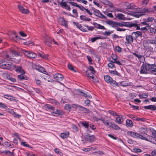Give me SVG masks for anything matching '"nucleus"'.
I'll return each instance as SVG.
<instances>
[{
    "label": "nucleus",
    "instance_id": "nucleus-1",
    "mask_svg": "<svg viewBox=\"0 0 156 156\" xmlns=\"http://www.w3.org/2000/svg\"><path fill=\"white\" fill-rule=\"evenodd\" d=\"M106 23L108 24L111 26L112 27H118V26L121 27H126L131 28L135 26V24H133L131 22H125L124 21H120L119 22L109 20H108L106 21Z\"/></svg>",
    "mask_w": 156,
    "mask_h": 156
},
{
    "label": "nucleus",
    "instance_id": "nucleus-2",
    "mask_svg": "<svg viewBox=\"0 0 156 156\" xmlns=\"http://www.w3.org/2000/svg\"><path fill=\"white\" fill-rule=\"evenodd\" d=\"M127 133L128 134L133 138H140L147 141H149V140H148L146 136H144L143 135H141L136 132L129 131L127 132Z\"/></svg>",
    "mask_w": 156,
    "mask_h": 156
},
{
    "label": "nucleus",
    "instance_id": "nucleus-3",
    "mask_svg": "<svg viewBox=\"0 0 156 156\" xmlns=\"http://www.w3.org/2000/svg\"><path fill=\"white\" fill-rule=\"evenodd\" d=\"M110 58H111L112 61H113V62H115V63L119 66H122L123 64L126 62L125 60L119 59L117 55L113 53L111 55Z\"/></svg>",
    "mask_w": 156,
    "mask_h": 156
},
{
    "label": "nucleus",
    "instance_id": "nucleus-4",
    "mask_svg": "<svg viewBox=\"0 0 156 156\" xmlns=\"http://www.w3.org/2000/svg\"><path fill=\"white\" fill-rule=\"evenodd\" d=\"M0 68L11 70L13 69L12 63L11 62L8 63L4 60L0 62Z\"/></svg>",
    "mask_w": 156,
    "mask_h": 156
},
{
    "label": "nucleus",
    "instance_id": "nucleus-5",
    "mask_svg": "<svg viewBox=\"0 0 156 156\" xmlns=\"http://www.w3.org/2000/svg\"><path fill=\"white\" fill-rule=\"evenodd\" d=\"M21 50L23 53L29 58H34L37 57V55L36 53L32 51H26L22 49H21Z\"/></svg>",
    "mask_w": 156,
    "mask_h": 156
},
{
    "label": "nucleus",
    "instance_id": "nucleus-6",
    "mask_svg": "<svg viewBox=\"0 0 156 156\" xmlns=\"http://www.w3.org/2000/svg\"><path fill=\"white\" fill-rule=\"evenodd\" d=\"M51 114L53 116L58 117L63 115L64 112L62 110L57 109L55 111L51 112Z\"/></svg>",
    "mask_w": 156,
    "mask_h": 156
},
{
    "label": "nucleus",
    "instance_id": "nucleus-7",
    "mask_svg": "<svg viewBox=\"0 0 156 156\" xmlns=\"http://www.w3.org/2000/svg\"><path fill=\"white\" fill-rule=\"evenodd\" d=\"M53 78L55 80L58 82L61 83L60 81L63 80V76L60 73L55 74L54 75ZM61 84L62 83H61Z\"/></svg>",
    "mask_w": 156,
    "mask_h": 156
},
{
    "label": "nucleus",
    "instance_id": "nucleus-8",
    "mask_svg": "<svg viewBox=\"0 0 156 156\" xmlns=\"http://www.w3.org/2000/svg\"><path fill=\"white\" fill-rule=\"evenodd\" d=\"M93 13L94 15L101 19H106L107 17L103 15L98 10L95 9V10L94 12Z\"/></svg>",
    "mask_w": 156,
    "mask_h": 156
},
{
    "label": "nucleus",
    "instance_id": "nucleus-9",
    "mask_svg": "<svg viewBox=\"0 0 156 156\" xmlns=\"http://www.w3.org/2000/svg\"><path fill=\"white\" fill-rule=\"evenodd\" d=\"M67 2H64L63 0H62L60 3L61 6L62 8H64L66 10L70 11L71 10V8L70 6L68 5L67 4Z\"/></svg>",
    "mask_w": 156,
    "mask_h": 156
},
{
    "label": "nucleus",
    "instance_id": "nucleus-10",
    "mask_svg": "<svg viewBox=\"0 0 156 156\" xmlns=\"http://www.w3.org/2000/svg\"><path fill=\"white\" fill-rule=\"evenodd\" d=\"M13 67L15 68V71L16 72H19L20 73H21L22 74H25V72L21 66L16 65H12V67Z\"/></svg>",
    "mask_w": 156,
    "mask_h": 156
},
{
    "label": "nucleus",
    "instance_id": "nucleus-11",
    "mask_svg": "<svg viewBox=\"0 0 156 156\" xmlns=\"http://www.w3.org/2000/svg\"><path fill=\"white\" fill-rule=\"evenodd\" d=\"M78 110L80 113H89L90 112V111L89 109L87 108L80 105L78 108Z\"/></svg>",
    "mask_w": 156,
    "mask_h": 156
},
{
    "label": "nucleus",
    "instance_id": "nucleus-12",
    "mask_svg": "<svg viewBox=\"0 0 156 156\" xmlns=\"http://www.w3.org/2000/svg\"><path fill=\"white\" fill-rule=\"evenodd\" d=\"M139 131L140 133V134L143 135L144 136H145V135H146L147 137V136H149V138L150 137H151V136H149L146 134L147 132V130L146 127H141Z\"/></svg>",
    "mask_w": 156,
    "mask_h": 156
},
{
    "label": "nucleus",
    "instance_id": "nucleus-13",
    "mask_svg": "<svg viewBox=\"0 0 156 156\" xmlns=\"http://www.w3.org/2000/svg\"><path fill=\"white\" fill-rule=\"evenodd\" d=\"M18 7L20 11L23 13L27 14L30 12L27 9H25L22 5H19Z\"/></svg>",
    "mask_w": 156,
    "mask_h": 156
},
{
    "label": "nucleus",
    "instance_id": "nucleus-14",
    "mask_svg": "<svg viewBox=\"0 0 156 156\" xmlns=\"http://www.w3.org/2000/svg\"><path fill=\"white\" fill-rule=\"evenodd\" d=\"M132 34L134 39L135 40H136L139 36H140L141 37H142V33L140 31L134 32L132 33Z\"/></svg>",
    "mask_w": 156,
    "mask_h": 156
},
{
    "label": "nucleus",
    "instance_id": "nucleus-15",
    "mask_svg": "<svg viewBox=\"0 0 156 156\" xmlns=\"http://www.w3.org/2000/svg\"><path fill=\"white\" fill-rule=\"evenodd\" d=\"M126 39L127 41V43L128 44H130L133 42L134 39L132 36L130 35H127L126 34Z\"/></svg>",
    "mask_w": 156,
    "mask_h": 156
},
{
    "label": "nucleus",
    "instance_id": "nucleus-16",
    "mask_svg": "<svg viewBox=\"0 0 156 156\" xmlns=\"http://www.w3.org/2000/svg\"><path fill=\"white\" fill-rule=\"evenodd\" d=\"M115 119V122H116L118 124H121L122 122H123V115H118Z\"/></svg>",
    "mask_w": 156,
    "mask_h": 156
},
{
    "label": "nucleus",
    "instance_id": "nucleus-17",
    "mask_svg": "<svg viewBox=\"0 0 156 156\" xmlns=\"http://www.w3.org/2000/svg\"><path fill=\"white\" fill-rule=\"evenodd\" d=\"M110 123L109 126L115 130H119L121 129L118 125L114 123H112V122H110Z\"/></svg>",
    "mask_w": 156,
    "mask_h": 156
},
{
    "label": "nucleus",
    "instance_id": "nucleus-18",
    "mask_svg": "<svg viewBox=\"0 0 156 156\" xmlns=\"http://www.w3.org/2000/svg\"><path fill=\"white\" fill-rule=\"evenodd\" d=\"M140 73V74L147 73V72L146 71V65L144 63L142 64L141 67Z\"/></svg>",
    "mask_w": 156,
    "mask_h": 156
},
{
    "label": "nucleus",
    "instance_id": "nucleus-19",
    "mask_svg": "<svg viewBox=\"0 0 156 156\" xmlns=\"http://www.w3.org/2000/svg\"><path fill=\"white\" fill-rule=\"evenodd\" d=\"M4 97L11 101H16V98L9 94H5L4 96Z\"/></svg>",
    "mask_w": 156,
    "mask_h": 156
},
{
    "label": "nucleus",
    "instance_id": "nucleus-20",
    "mask_svg": "<svg viewBox=\"0 0 156 156\" xmlns=\"http://www.w3.org/2000/svg\"><path fill=\"white\" fill-rule=\"evenodd\" d=\"M144 108L145 109L151 110L152 111L156 110V106L154 105H150L148 106H144Z\"/></svg>",
    "mask_w": 156,
    "mask_h": 156
},
{
    "label": "nucleus",
    "instance_id": "nucleus-21",
    "mask_svg": "<svg viewBox=\"0 0 156 156\" xmlns=\"http://www.w3.org/2000/svg\"><path fill=\"white\" fill-rule=\"evenodd\" d=\"M104 79L105 81L107 83H110L113 80V78L109 75L105 76Z\"/></svg>",
    "mask_w": 156,
    "mask_h": 156
},
{
    "label": "nucleus",
    "instance_id": "nucleus-22",
    "mask_svg": "<svg viewBox=\"0 0 156 156\" xmlns=\"http://www.w3.org/2000/svg\"><path fill=\"white\" fill-rule=\"evenodd\" d=\"M0 154H4L5 155H11V156H13L14 155V154L13 152H10V151L7 150H6L5 151H0Z\"/></svg>",
    "mask_w": 156,
    "mask_h": 156
},
{
    "label": "nucleus",
    "instance_id": "nucleus-23",
    "mask_svg": "<svg viewBox=\"0 0 156 156\" xmlns=\"http://www.w3.org/2000/svg\"><path fill=\"white\" fill-rule=\"evenodd\" d=\"M108 61L110 62L108 64V66L109 68L112 69L115 68V65H114V63H115V62H113L112 61L111 58H109Z\"/></svg>",
    "mask_w": 156,
    "mask_h": 156
},
{
    "label": "nucleus",
    "instance_id": "nucleus-24",
    "mask_svg": "<svg viewBox=\"0 0 156 156\" xmlns=\"http://www.w3.org/2000/svg\"><path fill=\"white\" fill-rule=\"evenodd\" d=\"M11 54L13 56H18L20 55V53L18 51H16L13 49H11L10 51Z\"/></svg>",
    "mask_w": 156,
    "mask_h": 156
},
{
    "label": "nucleus",
    "instance_id": "nucleus-25",
    "mask_svg": "<svg viewBox=\"0 0 156 156\" xmlns=\"http://www.w3.org/2000/svg\"><path fill=\"white\" fill-rule=\"evenodd\" d=\"M106 38L105 37H103L102 36H99L91 38V42H94L98 39H104Z\"/></svg>",
    "mask_w": 156,
    "mask_h": 156
},
{
    "label": "nucleus",
    "instance_id": "nucleus-26",
    "mask_svg": "<svg viewBox=\"0 0 156 156\" xmlns=\"http://www.w3.org/2000/svg\"><path fill=\"white\" fill-rule=\"evenodd\" d=\"M110 84L113 87H120V84H119V83L117 82L116 81L114 80L113 79L111 82Z\"/></svg>",
    "mask_w": 156,
    "mask_h": 156
},
{
    "label": "nucleus",
    "instance_id": "nucleus-27",
    "mask_svg": "<svg viewBox=\"0 0 156 156\" xmlns=\"http://www.w3.org/2000/svg\"><path fill=\"white\" fill-rule=\"evenodd\" d=\"M80 19L81 20L85 21H89L91 20L90 18L87 17L86 16L83 15H81L80 16Z\"/></svg>",
    "mask_w": 156,
    "mask_h": 156
},
{
    "label": "nucleus",
    "instance_id": "nucleus-28",
    "mask_svg": "<svg viewBox=\"0 0 156 156\" xmlns=\"http://www.w3.org/2000/svg\"><path fill=\"white\" fill-rule=\"evenodd\" d=\"M44 107L47 110H50L53 111L55 110V107H53L51 105L48 104H46L44 106Z\"/></svg>",
    "mask_w": 156,
    "mask_h": 156
},
{
    "label": "nucleus",
    "instance_id": "nucleus-29",
    "mask_svg": "<svg viewBox=\"0 0 156 156\" xmlns=\"http://www.w3.org/2000/svg\"><path fill=\"white\" fill-rule=\"evenodd\" d=\"M116 17L119 20H126L125 15L122 13H118Z\"/></svg>",
    "mask_w": 156,
    "mask_h": 156
},
{
    "label": "nucleus",
    "instance_id": "nucleus-30",
    "mask_svg": "<svg viewBox=\"0 0 156 156\" xmlns=\"http://www.w3.org/2000/svg\"><path fill=\"white\" fill-rule=\"evenodd\" d=\"M133 123L130 120L127 119L126 121V125L127 127H132L133 126Z\"/></svg>",
    "mask_w": 156,
    "mask_h": 156
},
{
    "label": "nucleus",
    "instance_id": "nucleus-31",
    "mask_svg": "<svg viewBox=\"0 0 156 156\" xmlns=\"http://www.w3.org/2000/svg\"><path fill=\"white\" fill-rule=\"evenodd\" d=\"M69 132L68 131H66L65 133H61L60 136L63 139L67 138L69 135Z\"/></svg>",
    "mask_w": 156,
    "mask_h": 156
},
{
    "label": "nucleus",
    "instance_id": "nucleus-32",
    "mask_svg": "<svg viewBox=\"0 0 156 156\" xmlns=\"http://www.w3.org/2000/svg\"><path fill=\"white\" fill-rule=\"evenodd\" d=\"M119 83L120 84V86L125 87L131 85V83H127L125 81L120 82Z\"/></svg>",
    "mask_w": 156,
    "mask_h": 156
},
{
    "label": "nucleus",
    "instance_id": "nucleus-33",
    "mask_svg": "<svg viewBox=\"0 0 156 156\" xmlns=\"http://www.w3.org/2000/svg\"><path fill=\"white\" fill-rule=\"evenodd\" d=\"M109 72L111 74L114 75H117L119 76H121V75L115 69L114 70H109Z\"/></svg>",
    "mask_w": 156,
    "mask_h": 156
},
{
    "label": "nucleus",
    "instance_id": "nucleus-34",
    "mask_svg": "<svg viewBox=\"0 0 156 156\" xmlns=\"http://www.w3.org/2000/svg\"><path fill=\"white\" fill-rule=\"evenodd\" d=\"M133 54L136 57H137L138 58L139 60H140L141 59H144V56L141 55H138L137 54L136 52H133Z\"/></svg>",
    "mask_w": 156,
    "mask_h": 156
},
{
    "label": "nucleus",
    "instance_id": "nucleus-35",
    "mask_svg": "<svg viewBox=\"0 0 156 156\" xmlns=\"http://www.w3.org/2000/svg\"><path fill=\"white\" fill-rule=\"evenodd\" d=\"M48 101L50 103L52 104H54L56 105H58L59 104V103L56 100L51 98H49L48 99Z\"/></svg>",
    "mask_w": 156,
    "mask_h": 156
},
{
    "label": "nucleus",
    "instance_id": "nucleus-36",
    "mask_svg": "<svg viewBox=\"0 0 156 156\" xmlns=\"http://www.w3.org/2000/svg\"><path fill=\"white\" fill-rule=\"evenodd\" d=\"M87 73H89L90 72L95 73V71L94 70L93 67L92 66H90L89 69L87 70Z\"/></svg>",
    "mask_w": 156,
    "mask_h": 156
},
{
    "label": "nucleus",
    "instance_id": "nucleus-37",
    "mask_svg": "<svg viewBox=\"0 0 156 156\" xmlns=\"http://www.w3.org/2000/svg\"><path fill=\"white\" fill-rule=\"evenodd\" d=\"M61 19H62V25L64 26L65 27L68 28V25L67 24V22L65 20V19L63 18H61Z\"/></svg>",
    "mask_w": 156,
    "mask_h": 156
},
{
    "label": "nucleus",
    "instance_id": "nucleus-38",
    "mask_svg": "<svg viewBox=\"0 0 156 156\" xmlns=\"http://www.w3.org/2000/svg\"><path fill=\"white\" fill-rule=\"evenodd\" d=\"M95 138V136L94 135H90L87 138V140H89L90 142H92L94 140V139Z\"/></svg>",
    "mask_w": 156,
    "mask_h": 156
},
{
    "label": "nucleus",
    "instance_id": "nucleus-39",
    "mask_svg": "<svg viewBox=\"0 0 156 156\" xmlns=\"http://www.w3.org/2000/svg\"><path fill=\"white\" fill-rule=\"evenodd\" d=\"M82 126H84L85 128H87V129H88L90 126V124H89L88 122L84 121L82 122Z\"/></svg>",
    "mask_w": 156,
    "mask_h": 156
},
{
    "label": "nucleus",
    "instance_id": "nucleus-40",
    "mask_svg": "<svg viewBox=\"0 0 156 156\" xmlns=\"http://www.w3.org/2000/svg\"><path fill=\"white\" fill-rule=\"evenodd\" d=\"M44 79L45 80H46L48 82H51V83H53L55 81L54 80H53L51 78L49 77L48 76H44Z\"/></svg>",
    "mask_w": 156,
    "mask_h": 156
},
{
    "label": "nucleus",
    "instance_id": "nucleus-41",
    "mask_svg": "<svg viewBox=\"0 0 156 156\" xmlns=\"http://www.w3.org/2000/svg\"><path fill=\"white\" fill-rule=\"evenodd\" d=\"M2 76L4 79L8 80L10 76V75L9 73H3Z\"/></svg>",
    "mask_w": 156,
    "mask_h": 156
},
{
    "label": "nucleus",
    "instance_id": "nucleus-42",
    "mask_svg": "<svg viewBox=\"0 0 156 156\" xmlns=\"http://www.w3.org/2000/svg\"><path fill=\"white\" fill-rule=\"evenodd\" d=\"M23 44L24 45H26L28 46H29L31 44V45H34V43L32 41H27L23 42Z\"/></svg>",
    "mask_w": 156,
    "mask_h": 156
},
{
    "label": "nucleus",
    "instance_id": "nucleus-43",
    "mask_svg": "<svg viewBox=\"0 0 156 156\" xmlns=\"http://www.w3.org/2000/svg\"><path fill=\"white\" fill-rule=\"evenodd\" d=\"M132 151L136 153H140L142 152V151L141 149L138 148H133L132 149Z\"/></svg>",
    "mask_w": 156,
    "mask_h": 156
},
{
    "label": "nucleus",
    "instance_id": "nucleus-44",
    "mask_svg": "<svg viewBox=\"0 0 156 156\" xmlns=\"http://www.w3.org/2000/svg\"><path fill=\"white\" fill-rule=\"evenodd\" d=\"M5 144L7 146L10 148H13L14 147V145L10 142L5 141L4 142Z\"/></svg>",
    "mask_w": 156,
    "mask_h": 156
},
{
    "label": "nucleus",
    "instance_id": "nucleus-45",
    "mask_svg": "<svg viewBox=\"0 0 156 156\" xmlns=\"http://www.w3.org/2000/svg\"><path fill=\"white\" fill-rule=\"evenodd\" d=\"M44 43L48 47L51 46V44L52 43V41L51 39H49L48 40H46Z\"/></svg>",
    "mask_w": 156,
    "mask_h": 156
},
{
    "label": "nucleus",
    "instance_id": "nucleus-46",
    "mask_svg": "<svg viewBox=\"0 0 156 156\" xmlns=\"http://www.w3.org/2000/svg\"><path fill=\"white\" fill-rule=\"evenodd\" d=\"M90 78H91L93 79V82L94 83H97L99 82V80L97 77H94V76H90Z\"/></svg>",
    "mask_w": 156,
    "mask_h": 156
},
{
    "label": "nucleus",
    "instance_id": "nucleus-47",
    "mask_svg": "<svg viewBox=\"0 0 156 156\" xmlns=\"http://www.w3.org/2000/svg\"><path fill=\"white\" fill-rule=\"evenodd\" d=\"M148 30H149L150 32L152 34H155L156 32V29L154 28L151 27H149Z\"/></svg>",
    "mask_w": 156,
    "mask_h": 156
},
{
    "label": "nucleus",
    "instance_id": "nucleus-48",
    "mask_svg": "<svg viewBox=\"0 0 156 156\" xmlns=\"http://www.w3.org/2000/svg\"><path fill=\"white\" fill-rule=\"evenodd\" d=\"M21 144L23 146L26 147H29V148H32V147L31 146H30V145L28 144H27L26 142H23V140L22 141L21 143Z\"/></svg>",
    "mask_w": 156,
    "mask_h": 156
},
{
    "label": "nucleus",
    "instance_id": "nucleus-49",
    "mask_svg": "<svg viewBox=\"0 0 156 156\" xmlns=\"http://www.w3.org/2000/svg\"><path fill=\"white\" fill-rule=\"evenodd\" d=\"M71 108V105L69 104H66L65 105V108L66 110H70Z\"/></svg>",
    "mask_w": 156,
    "mask_h": 156
},
{
    "label": "nucleus",
    "instance_id": "nucleus-50",
    "mask_svg": "<svg viewBox=\"0 0 156 156\" xmlns=\"http://www.w3.org/2000/svg\"><path fill=\"white\" fill-rule=\"evenodd\" d=\"M83 25L85 27H87L89 31H92L94 29V27L93 26H89L87 25L86 24Z\"/></svg>",
    "mask_w": 156,
    "mask_h": 156
},
{
    "label": "nucleus",
    "instance_id": "nucleus-51",
    "mask_svg": "<svg viewBox=\"0 0 156 156\" xmlns=\"http://www.w3.org/2000/svg\"><path fill=\"white\" fill-rule=\"evenodd\" d=\"M139 96L141 99L142 98H146L147 97L148 95L146 93H143L141 94H139Z\"/></svg>",
    "mask_w": 156,
    "mask_h": 156
},
{
    "label": "nucleus",
    "instance_id": "nucleus-52",
    "mask_svg": "<svg viewBox=\"0 0 156 156\" xmlns=\"http://www.w3.org/2000/svg\"><path fill=\"white\" fill-rule=\"evenodd\" d=\"M68 67L69 69L71 71H74L75 72H76V71L74 69L73 66L71 64H68Z\"/></svg>",
    "mask_w": 156,
    "mask_h": 156
},
{
    "label": "nucleus",
    "instance_id": "nucleus-53",
    "mask_svg": "<svg viewBox=\"0 0 156 156\" xmlns=\"http://www.w3.org/2000/svg\"><path fill=\"white\" fill-rule=\"evenodd\" d=\"M129 116L133 120L136 121L137 117L132 114L129 115Z\"/></svg>",
    "mask_w": 156,
    "mask_h": 156
},
{
    "label": "nucleus",
    "instance_id": "nucleus-54",
    "mask_svg": "<svg viewBox=\"0 0 156 156\" xmlns=\"http://www.w3.org/2000/svg\"><path fill=\"white\" fill-rule=\"evenodd\" d=\"M151 73L154 75H156V68L151 67L150 68Z\"/></svg>",
    "mask_w": 156,
    "mask_h": 156
},
{
    "label": "nucleus",
    "instance_id": "nucleus-55",
    "mask_svg": "<svg viewBox=\"0 0 156 156\" xmlns=\"http://www.w3.org/2000/svg\"><path fill=\"white\" fill-rule=\"evenodd\" d=\"M108 112L111 114L113 116H118L117 113L115 112L112 110H109L108 111Z\"/></svg>",
    "mask_w": 156,
    "mask_h": 156
},
{
    "label": "nucleus",
    "instance_id": "nucleus-56",
    "mask_svg": "<svg viewBox=\"0 0 156 156\" xmlns=\"http://www.w3.org/2000/svg\"><path fill=\"white\" fill-rule=\"evenodd\" d=\"M7 107V106L4 103L0 102V108H6Z\"/></svg>",
    "mask_w": 156,
    "mask_h": 156
},
{
    "label": "nucleus",
    "instance_id": "nucleus-57",
    "mask_svg": "<svg viewBox=\"0 0 156 156\" xmlns=\"http://www.w3.org/2000/svg\"><path fill=\"white\" fill-rule=\"evenodd\" d=\"M72 128L75 132L78 131V128L75 125L73 124L72 125Z\"/></svg>",
    "mask_w": 156,
    "mask_h": 156
},
{
    "label": "nucleus",
    "instance_id": "nucleus-58",
    "mask_svg": "<svg viewBox=\"0 0 156 156\" xmlns=\"http://www.w3.org/2000/svg\"><path fill=\"white\" fill-rule=\"evenodd\" d=\"M136 121H140L141 122H145L146 121V119L144 118H141L137 117Z\"/></svg>",
    "mask_w": 156,
    "mask_h": 156
},
{
    "label": "nucleus",
    "instance_id": "nucleus-59",
    "mask_svg": "<svg viewBox=\"0 0 156 156\" xmlns=\"http://www.w3.org/2000/svg\"><path fill=\"white\" fill-rule=\"evenodd\" d=\"M38 71L44 74H45L44 72H46V71L45 70V69L41 66H40L39 70Z\"/></svg>",
    "mask_w": 156,
    "mask_h": 156
},
{
    "label": "nucleus",
    "instance_id": "nucleus-60",
    "mask_svg": "<svg viewBox=\"0 0 156 156\" xmlns=\"http://www.w3.org/2000/svg\"><path fill=\"white\" fill-rule=\"evenodd\" d=\"M6 111L8 112L9 113L12 114V115H13V114L15 112L12 109L9 108H6Z\"/></svg>",
    "mask_w": 156,
    "mask_h": 156
},
{
    "label": "nucleus",
    "instance_id": "nucleus-61",
    "mask_svg": "<svg viewBox=\"0 0 156 156\" xmlns=\"http://www.w3.org/2000/svg\"><path fill=\"white\" fill-rule=\"evenodd\" d=\"M67 2L68 3H70L72 5L76 6V7H78V6H79L77 4V3H75L74 2Z\"/></svg>",
    "mask_w": 156,
    "mask_h": 156
},
{
    "label": "nucleus",
    "instance_id": "nucleus-62",
    "mask_svg": "<svg viewBox=\"0 0 156 156\" xmlns=\"http://www.w3.org/2000/svg\"><path fill=\"white\" fill-rule=\"evenodd\" d=\"M23 74H20L18 75L17 77L18 79L20 80H23L24 76L22 75Z\"/></svg>",
    "mask_w": 156,
    "mask_h": 156
},
{
    "label": "nucleus",
    "instance_id": "nucleus-63",
    "mask_svg": "<svg viewBox=\"0 0 156 156\" xmlns=\"http://www.w3.org/2000/svg\"><path fill=\"white\" fill-rule=\"evenodd\" d=\"M79 105L78 104H73L71 106L73 108L75 109H78L79 107Z\"/></svg>",
    "mask_w": 156,
    "mask_h": 156
},
{
    "label": "nucleus",
    "instance_id": "nucleus-64",
    "mask_svg": "<svg viewBox=\"0 0 156 156\" xmlns=\"http://www.w3.org/2000/svg\"><path fill=\"white\" fill-rule=\"evenodd\" d=\"M155 40H150L151 41L150 43L152 44H156V36L155 37Z\"/></svg>",
    "mask_w": 156,
    "mask_h": 156
}]
</instances>
